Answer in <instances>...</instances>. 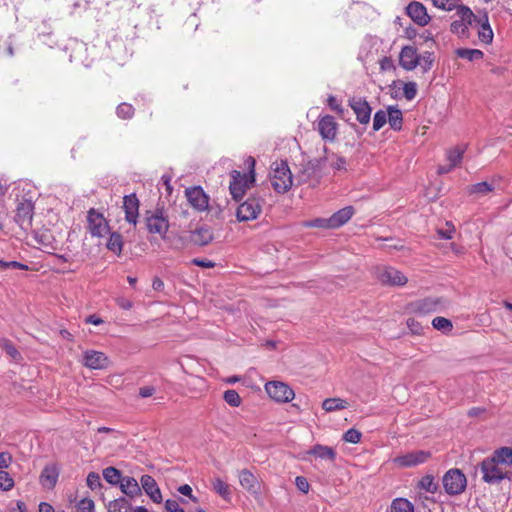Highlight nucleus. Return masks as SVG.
<instances>
[{
	"label": "nucleus",
	"mask_w": 512,
	"mask_h": 512,
	"mask_svg": "<svg viewBox=\"0 0 512 512\" xmlns=\"http://www.w3.org/2000/svg\"><path fill=\"white\" fill-rule=\"evenodd\" d=\"M239 483L243 489L252 495L260 494V482L257 477L248 469H242L238 473Z\"/></svg>",
	"instance_id": "f3484780"
},
{
	"label": "nucleus",
	"mask_w": 512,
	"mask_h": 512,
	"mask_svg": "<svg viewBox=\"0 0 512 512\" xmlns=\"http://www.w3.org/2000/svg\"><path fill=\"white\" fill-rule=\"evenodd\" d=\"M419 59H420V61H419L418 65L421 66V68L423 69L424 72L431 69L432 64L434 62L433 53L427 51V52L423 53L421 56H419Z\"/></svg>",
	"instance_id": "09e8293b"
},
{
	"label": "nucleus",
	"mask_w": 512,
	"mask_h": 512,
	"mask_svg": "<svg viewBox=\"0 0 512 512\" xmlns=\"http://www.w3.org/2000/svg\"><path fill=\"white\" fill-rule=\"evenodd\" d=\"M265 390L270 398L280 403L289 402L295 396L294 391L287 384L280 381L266 383Z\"/></svg>",
	"instance_id": "6e6552de"
},
{
	"label": "nucleus",
	"mask_w": 512,
	"mask_h": 512,
	"mask_svg": "<svg viewBox=\"0 0 512 512\" xmlns=\"http://www.w3.org/2000/svg\"><path fill=\"white\" fill-rule=\"evenodd\" d=\"M403 94L407 100H413L417 95V84L415 82H407L403 87Z\"/></svg>",
	"instance_id": "603ef678"
},
{
	"label": "nucleus",
	"mask_w": 512,
	"mask_h": 512,
	"mask_svg": "<svg viewBox=\"0 0 512 512\" xmlns=\"http://www.w3.org/2000/svg\"><path fill=\"white\" fill-rule=\"evenodd\" d=\"M77 512H94V502L91 499H82L77 506Z\"/></svg>",
	"instance_id": "6e6d98bb"
},
{
	"label": "nucleus",
	"mask_w": 512,
	"mask_h": 512,
	"mask_svg": "<svg viewBox=\"0 0 512 512\" xmlns=\"http://www.w3.org/2000/svg\"><path fill=\"white\" fill-rule=\"evenodd\" d=\"M308 454L314 455L317 458L334 462L336 458V452L332 447L317 444L313 446Z\"/></svg>",
	"instance_id": "393cba45"
},
{
	"label": "nucleus",
	"mask_w": 512,
	"mask_h": 512,
	"mask_svg": "<svg viewBox=\"0 0 512 512\" xmlns=\"http://www.w3.org/2000/svg\"><path fill=\"white\" fill-rule=\"evenodd\" d=\"M248 161L250 162L251 170L250 175L247 176L246 174H242L239 171H232L231 173V181L229 184V190L232 198L235 201H239L242 199L245 190L249 187V183H253L255 181L254 178V165L255 160L253 158H249Z\"/></svg>",
	"instance_id": "7ed1b4c3"
},
{
	"label": "nucleus",
	"mask_w": 512,
	"mask_h": 512,
	"mask_svg": "<svg viewBox=\"0 0 512 512\" xmlns=\"http://www.w3.org/2000/svg\"><path fill=\"white\" fill-rule=\"evenodd\" d=\"M478 36L481 42L489 44L493 40V31L488 23V17L485 15V21L482 23Z\"/></svg>",
	"instance_id": "72a5a7b5"
},
{
	"label": "nucleus",
	"mask_w": 512,
	"mask_h": 512,
	"mask_svg": "<svg viewBox=\"0 0 512 512\" xmlns=\"http://www.w3.org/2000/svg\"><path fill=\"white\" fill-rule=\"evenodd\" d=\"M83 365L89 369H106L110 365L109 358L100 351L86 350L83 353Z\"/></svg>",
	"instance_id": "f8f14e48"
},
{
	"label": "nucleus",
	"mask_w": 512,
	"mask_h": 512,
	"mask_svg": "<svg viewBox=\"0 0 512 512\" xmlns=\"http://www.w3.org/2000/svg\"><path fill=\"white\" fill-rule=\"evenodd\" d=\"M429 457V452L418 450L398 456L394 459V462L400 467H413L426 462Z\"/></svg>",
	"instance_id": "4468645a"
},
{
	"label": "nucleus",
	"mask_w": 512,
	"mask_h": 512,
	"mask_svg": "<svg viewBox=\"0 0 512 512\" xmlns=\"http://www.w3.org/2000/svg\"><path fill=\"white\" fill-rule=\"evenodd\" d=\"M361 432L357 429L351 428L347 430L343 435V440L348 443L357 444L361 440Z\"/></svg>",
	"instance_id": "8fccbe9b"
},
{
	"label": "nucleus",
	"mask_w": 512,
	"mask_h": 512,
	"mask_svg": "<svg viewBox=\"0 0 512 512\" xmlns=\"http://www.w3.org/2000/svg\"><path fill=\"white\" fill-rule=\"evenodd\" d=\"M192 263L196 266L203 267V268H213L215 266V263L207 260V259H193Z\"/></svg>",
	"instance_id": "69168bd1"
},
{
	"label": "nucleus",
	"mask_w": 512,
	"mask_h": 512,
	"mask_svg": "<svg viewBox=\"0 0 512 512\" xmlns=\"http://www.w3.org/2000/svg\"><path fill=\"white\" fill-rule=\"evenodd\" d=\"M387 120H388V115H387V111H384V110H378L375 114H374V118H373V130L374 131H378L380 130L386 123H387Z\"/></svg>",
	"instance_id": "a19ab883"
},
{
	"label": "nucleus",
	"mask_w": 512,
	"mask_h": 512,
	"mask_svg": "<svg viewBox=\"0 0 512 512\" xmlns=\"http://www.w3.org/2000/svg\"><path fill=\"white\" fill-rule=\"evenodd\" d=\"M354 212L355 210L352 206H346L338 210L331 217H329L330 227L332 229H336L343 226L352 218Z\"/></svg>",
	"instance_id": "4be33fe9"
},
{
	"label": "nucleus",
	"mask_w": 512,
	"mask_h": 512,
	"mask_svg": "<svg viewBox=\"0 0 512 512\" xmlns=\"http://www.w3.org/2000/svg\"><path fill=\"white\" fill-rule=\"evenodd\" d=\"M186 196L189 203L197 210L204 211L208 208V196L201 187L186 189Z\"/></svg>",
	"instance_id": "aec40b11"
},
{
	"label": "nucleus",
	"mask_w": 512,
	"mask_h": 512,
	"mask_svg": "<svg viewBox=\"0 0 512 512\" xmlns=\"http://www.w3.org/2000/svg\"><path fill=\"white\" fill-rule=\"evenodd\" d=\"M33 214V202L24 199L18 203L14 219L22 230L27 231L32 227Z\"/></svg>",
	"instance_id": "1a4fd4ad"
},
{
	"label": "nucleus",
	"mask_w": 512,
	"mask_h": 512,
	"mask_svg": "<svg viewBox=\"0 0 512 512\" xmlns=\"http://www.w3.org/2000/svg\"><path fill=\"white\" fill-rule=\"evenodd\" d=\"M118 306L124 310H130L133 307V303L131 300L120 297L116 300Z\"/></svg>",
	"instance_id": "338daca9"
},
{
	"label": "nucleus",
	"mask_w": 512,
	"mask_h": 512,
	"mask_svg": "<svg viewBox=\"0 0 512 512\" xmlns=\"http://www.w3.org/2000/svg\"><path fill=\"white\" fill-rule=\"evenodd\" d=\"M304 227H316V228H324V229H332L330 227L329 218H316L313 220L305 221L303 223Z\"/></svg>",
	"instance_id": "de8ad7c7"
},
{
	"label": "nucleus",
	"mask_w": 512,
	"mask_h": 512,
	"mask_svg": "<svg viewBox=\"0 0 512 512\" xmlns=\"http://www.w3.org/2000/svg\"><path fill=\"white\" fill-rule=\"evenodd\" d=\"M457 14L460 17V21H464L465 23L471 25L472 22L475 20V15L471 11L470 8L466 6H460L457 9Z\"/></svg>",
	"instance_id": "a18cd8bd"
},
{
	"label": "nucleus",
	"mask_w": 512,
	"mask_h": 512,
	"mask_svg": "<svg viewBox=\"0 0 512 512\" xmlns=\"http://www.w3.org/2000/svg\"><path fill=\"white\" fill-rule=\"evenodd\" d=\"M14 486V480L5 470H0V490L9 491Z\"/></svg>",
	"instance_id": "79ce46f5"
},
{
	"label": "nucleus",
	"mask_w": 512,
	"mask_h": 512,
	"mask_svg": "<svg viewBox=\"0 0 512 512\" xmlns=\"http://www.w3.org/2000/svg\"><path fill=\"white\" fill-rule=\"evenodd\" d=\"M482 480L490 485L507 479L512 482V449L501 447L480 464Z\"/></svg>",
	"instance_id": "f257e3e1"
},
{
	"label": "nucleus",
	"mask_w": 512,
	"mask_h": 512,
	"mask_svg": "<svg viewBox=\"0 0 512 512\" xmlns=\"http://www.w3.org/2000/svg\"><path fill=\"white\" fill-rule=\"evenodd\" d=\"M412 312L418 315L440 312L443 308L441 298H425L417 300L410 305Z\"/></svg>",
	"instance_id": "9d476101"
},
{
	"label": "nucleus",
	"mask_w": 512,
	"mask_h": 512,
	"mask_svg": "<svg viewBox=\"0 0 512 512\" xmlns=\"http://www.w3.org/2000/svg\"><path fill=\"white\" fill-rule=\"evenodd\" d=\"M432 325L435 329L442 331L444 333L452 330L453 325L452 322L444 317H436L432 320Z\"/></svg>",
	"instance_id": "4c0bfd02"
},
{
	"label": "nucleus",
	"mask_w": 512,
	"mask_h": 512,
	"mask_svg": "<svg viewBox=\"0 0 512 512\" xmlns=\"http://www.w3.org/2000/svg\"><path fill=\"white\" fill-rule=\"evenodd\" d=\"M58 476V468L54 464L47 465L40 475V482L46 488H53L58 480Z\"/></svg>",
	"instance_id": "5701e85b"
},
{
	"label": "nucleus",
	"mask_w": 512,
	"mask_h": 512,
	"mask_svg": "<svg viewBox=\"0 0 512 512\" xmlns=\"http://www.w3.org/2000/svg\"><path fill=\"white\" fill-rule=\"evenodd\" d=\"M265 200L259 194L250 195L242 202L236 211L237 220L240 222L256 219L262 212Z\"/></svg>",
	"instance_id": "20e7f679"
},
{
	"label": "nucleus",
	"mask_w": 512,
	"mask_h": 512,
	"mask_svg": "<svg viewBox=\"0 0 512 512\" xmlns=\"http://www.w3.org/2000/svg\"><path fill=\"white\" fill-rule=\"evenodd\" d=\"M104 479L112 485L120 484L122 480L121 472L115 467H107L103 470Z\"/></svg>",
	"instance_id": "473e14b6"
},
{
	"label": "nucleus",
	"mask_w": 512,
	"mask_h": 512,
	"mask_svg": "<svg viewBox=\"0 0 512 512\" xmlns=\"http://www.w3.org/2000/svg\"><path fill=\"white\" fill-rule=\"evenodd\" d=\"M123 209L125 211L126 221L130 224L136 225L139 215V200L135 193L124 196Z\"/></svg>",
	"instance_id": "a211bd4d"
},
{
	"label": "nucleus",
	"mask_w": 512,
	"mask_h": 512,
	"mask_svg": "<svg viewBox=\"0 0 512 512\" xmlns=\"http://www.w3.org/2000/svg\"><path fill=\"white\" fill-rule=\"evenodd\" d=\"M213 238L212 232L205 227H200L193 231L191 240L194 244L204 246L211 242Z\"/></svg>",
	"instance_id": "bb28decb"
},
{
	"label": "nucleus",
	"mask_w": 512,
	"mask_h": 512,
	"mask_svg": "<svg viewBox=\"0 0 512 512\" xmlns=\"http://www.w3.org/2000/svg\"><path fill=\"white\" fill-rule=\"evenodd\" d=\"M116 113L122 119H130L134 115V108L128 103H121L117 107Z\"/></svg>",
	"instance_id": "49530a36"
},
{
	"label": "nucleus",
	"mask_w": 512,
	"mask_h": 512,
	"mask_svg": "<svg viewBox=\"0 0 512 512\" xmlns=\"http://www.w3.org/2000/svg\"><path fill=\"white\" fill-rule=\"evenodd\" d=\"M319 165L320 161L318 159L308 161L305 164L304 169L302 171V180L306 181L307 179H309L319 168Z\"/></svg>",
	"instance_id": "ea45409f"
},
{
	"label": "nucleus",
	"mask_w": 512,
	"mask_h": 512,
	"mask_svg": "<svg viewBox=\"0 0 512 512\" xmlns=\"http://www.w3.org/2000/svg\"><path fill=\"white\" fill-rule=\"evenodd\" d=\"M419 61V55L415 47L404 46L402 48L399 55V64L403 69L411 71L418 66Z\"/></svg>",
	"instance_id": "dca6fc26"
},
{
	"label": "nucleus",
	"mask_w": 512,
	"mask_h": 512,
	"mask_svg": "<svg viewBox=\"0 0 512 512\" xmlns=\"http://www.w3.org/2000/svg\"><path fill=\"white\" fill-rule=\"evenodd\" d=\"M390 512H414V506L405 498H396L391 503Z\"/></svg>",
	"instance_id": "2f4dec72"
},
{
	"label": "nucleus",
	"mask_w": 512,
	"mask_h": 512,
	"mask_svg": "<svg viewBox=\"0 0 512 512\" xmlns=\"http://www.w3.org/2000/svg\"><path fill=\"white\" fill-rule=\"evenodd\" d=\"M454 232V227L447 223V229H439L438 235L442 239H451Z\"/></svg>",
	"instance_id": "0e129e2a"
},
{
	"label": "nucleus",
	"mask_w": 512,
	"mask_h": 512,
	"mask_svg": "<svg viewBox=\"0 0 512 512\" xmlns=\"http://www.w3.org/2000/svg\"><path fill=\"white\" fill-rule=\"evenodd\" d=\"M387 115V122L389 123L390 127L395 131L401 130L403 125L402 111L396 106H389L387 108Z\"/></svg>",
	"instance_id": "a878e982"
},
{
	"label": "nucleus",
	"mask_w": 512,
	"mask_h": 512,
	"mask_svg": "<svg viewBox=\"0 0 512 512\" xmlns=\"http://www.w3.org/2000/svg\"><path fill=\"white\" fill-rule=\"evenodd\" d=\"M107 508L108 512H131V504L124 497L110 501Z\"/></svg>",
	"instance_id": "7c9ffc66"
},
{
	"label": "nucleus",
	"mask_w": 512,
	"mask_h": 512,
	"mask_svg": "<svg viewBox=\"0 0 512 512\" xmlns=\"http://www.w3.org/2000/svg\"><path fill=\"white\" fill-rule=\"evenodd\" d=\"M178 492L184 496H188L194 503H198V499L192 494V488L188 484L178 487Z\"/></svg>",
	"instance_id": "680f3d73"
},
{
	"label": "nucleus",
	"mask_w": 512,
	"mask_h": 512,
	"mask_svg": "<svg viewBox=\"0 0 512 512\" xmlns=\"http://www.w3.org/2000/svg\"><path fill=\"white\" fill-rule=\"evenodd\" d=\"M212 488L224 500H231V488L221 478H215L212 480Z\"/></svg>",
	"instance_id": "cd10ccee"
},
{
	"label": "nucleus",
	"mask_w": 512,
	"mask_h": 512,
	"mask_svg": "<svg viewBox=\"0 0 512 512\" xmlns=\"http://www.w3.org/2000/svg\"><path fill=\"white\" fill-rule=\"evenodd\" d=\"M419 486L430 493H435L438 489L437 483L434 482V478L430 475L424 476L420 480Z\"/></svg>",
	"instance_id": "c03bdc74"
},
{
	"label": "nucleus",
	"mask_w": 512,
	"mask_h": 512,
	"mask_svg": "<svg viewBox=\"0 0 512 512\" xmlns=\"http://www.w3.org/2000/svg\"><path fill=\"white\" fill-rule=\"evenodd\" d=\"M88 231L93 237H104L109 233V225L103 214L91 208L87 214Z\"/></svg>",
	"instance_id": "0eeeda50"
},
{
	"label": "nucleus",
	"mask_w": 512,
	"mask_h": 512,
	"mask_svg": "<svg viewBox=\"0 0 512 512\" xmlns=\"http://www.w3.org/2000/svg\"><path fill=\"white\" fill-rule=\"evenodd\" d=\"M318 131L324 140L333 141L337 134V123L334 117L330 115L320 117Z\"/></svg>",
	"instance_id": "6ab92c4d"
},
{
	"label": "nucleus",
	"mask_w": 512,
	"mask_h": 512,
	"mask_svg": "<svg viewBox=\"0 0 512 512\" xmlns=\"http://www.w3.org/2000/svg\"><path fill=\"white\" fill-rule=\"evenodd\" d=\"M377 277L385 285L402 286L407 283V277L393 267L379 268Z\"/></svg>",
	"instance_id": "9b49d317"
},
{
	"label": "nucleus",
	"mask_w": 512,
	"mask_h": 512,
	"mask_svg": "<svg viewBox=\"0 0 512 512\" xmlns=\"http://www.w3.org/2000/svg\"><path fill=\"white\" fill-rule=\"evenodd\" d=\"M141 487L145 491V493L150 497V499L155 503L162 502V494L161 491L155 481V479L150 475H143L140 479Z\"/></svg>",
	"instance_id": "412c9836"
},
{
	"label": "nucleus",
	"mask_w": 512,
	"mask_h": 512,
	"mask_svg": "<svg viewBox=\"0 0 512 512\" xmlns=\"http://www.w3.org/2000/svg\"><path fill=\"white\" fill-rule=\"evenodd\" d=\"M327 103L330 109L335 111L340 117L344 116V108L337 102V99L333 95L328 97Z\"/></svg>",
	"instance_id": "864d4df0"
},
{
	"label": "nucleus",
	"mask_w": 512,
	"mask_h": 512,
	"mask_svg": "<svg viewBox=\"0 0 512 512\" xmlns=\"http://www.w3.org/2000/svg\"><path fill=\"white\" fill-rule=\"evenodd\" d=\"M270 182L277 193H286L293 185V176L286 161H276L271 166Z\"/></svg>",
	"instance_id": "f03ea898"
},
{
	"label": "nucleus",
	"mask_w": 512,
	"mask_h": 512,
	"mask_svg": "<svg viewBox=\"0 0 512 512\" xmlns=\"http://www.w3.org/2000/svg\"><path fill=\"white\" fill-rule=\"evenodd\" d=\"M165 509L167 512H185L176 500L168 499L165 502Z\"/></svg>",
	"instance_id": "bf43d9fd"
},
{
	"label": "nucleus",
	"mask_w": 512,
	"mask_h": 512,
	"mask_svg": "<svg viewBox=\"0 0 512 512\" xmlns=\"http://www.w3.org/2000/svg\"><path fill=\"white\" fill-rule=\"evenodd\" d=\"M145 223L149 233L159 234L162 239L166 238L169 229V220L161 209H156L154 212H147Z\"/></svg>",
	"instance_id": "423d86ee"
},
{
	"label": "nucleus",
	"mask_w": 512,
	"mask_h": 512,
	"mask_svg": "<svg viewBox=\"0 0 512 512\" xmlns=\"http://www.w3.org/2000/svg\"><path fill=\"white\" fill-rule=\"evenodd\" d=\"M1 346L11 358L16 360L20 356L19 352L10 341L3 340Z\"/></svg>",
	"instance_id": "5fc2aeb1"
},
{
	"label": "nucleus",
	"mask_w": 512,
	"mask_h": 512,
	"mask_svg": "<svg viewBox=\"0 0 512 512\" xmlns=\"http://www.w3.org/2000/svg\"><path fill=\"white\" fill-rule=\"evenodd\" d=\"M107 249L120 254L122 252L123 241L122 236L119 233H112L107 242Z\"/></svg>",
	"instance_id": "f704fd0d"
},
{
	"label": "nucleus",
	"mask_w": 512,
	"mask_h": 512,
	"mask_svg": "<svg viewBox=\"0 0 512 512\" xmlns=\"http://www.w3.org/2000/svg\"><path fill=\"white\" fill-rule=\"evenodd\" d=\"M119 485L121 491L131 498L141 494V487L133 477H123Z\"/></svg>",
	"instance_id": "b1692460"
},
{
	"label": "nucleus",
	"mask_w": 512,
	"mask_h": 512,
	"mask_svg": "<svg viewBox=\"0 0 512 512\" xmlns=\"http://www.w3.org/2000/svg\"><path fill=\"white\" fill-rule=\"evenodd\" d=\"M349 106L354 111L357 120L361 124H368L371 118L372 109L369 103L362 97H352L349 99Z\"/></svg>",
	"instance_id": "ddd939ff"
},
{
	"label": "nucleus",
	"mask_w": 512,
	"mask_h": 512,
	"mask_svg": "<svg viewBox=\"0 0 512 512\" xmlns=\"http://www.w3.org/2000/svg\"><path fill=\"white\" fill-rule=\"evenodd\" d=\"M406 12L408 16L419 26H425L430 21V16L427 13L426 7L420 2H411L406 8Z\"/></svg>",
	"instance_id": "2eb2a0df"
},
{
	"label": "nucleus",
	"mask_w": 512,
	"mask_h": 512,
	"mask_svg": "<svg viewBox=\"0 0 512 512\" xmlns=\"http://www.w3.org/2000/svg\"><path fill=\"white\" fill-rule=\"evenodd\" d=\"M442 481L443 487L449 495H458L462 493L467 485L466 476L457 468L448 470L444 474Z\"/></svg>",
	"instance_id": "39448f33"
},
{
	"label": "nucleus",
	"mask_w": 512,
	"mask_h": 512,
	"mask_svg": "<svg viewBox=\"0 0 512 512\" xmlns=\"http://www.w3.org/2000/svg\"><path fill=\"white\" fill-rule=\"evenodd\" d=\"M468 25L464 21L455 20L451 23V32L458 35L459 37L468 36Z\"/></svg>",
	"instance_id": "58836bf2"
},
{
	"label": "nucleus",
	"mask_w": 512,
	"mask_h": 512,
	"mask_svg": "<svg viewBox=\"0 0 512 512\" xmlns=\"http://www.w3.org/2000/svg\"><path fill=\"white\" fill-rule=\"evenodd\" d=\"M455 54L462 59H466L468 61H476L483 58L484 54L479 49H468V48H458L455 50Z\"/></svg>",
	"instance_id": "c756f323"
},
{
	"label": "nucleus",
	"mask_w": 512,
	"mask_h": 512,
	"mask_svg": "<svg viewBox=\"0 0 512 512\" xmlns=\"http://www.w3.org/2000/svg\"><path fill=\"white\" fill-rule=\"evenodd\" d=\"M494 190V185L488 182H480L469 186L468 192L470 194L486 195Z\"/></svg>",
	"instance_id": "c9c22d12"
},
{
	"label": "nucleus",
	"mask_w": 512,
	"mask_h": 512,
	"mask_svg": "<svg viewBox=\"0 0 512 512\" xmlns=\"http://www.w3.org/2000/svg\"><path fill=\"white\" fill-rule=\"evenodd\" d=\"M155 388L153 386H144L139 389V396L142 398L150 397L154 394Z\"/></svg>",
	"instance_id": "774afa93"
},
{
	"label": "nucleus",
	"mask_w": 512,
	"mask_h": 512,
	"mask_svg": "<svg viewBox=\"0 0 512 512\" xmlns=\"http://www.w3.org/2000/svg\"><path fill=\"white\" fill-rule=\"evenodd\" d=\"M465 149L463 147H455L448 151L447 160L454 168L461 163Z\"/></svg>",
	"instance_id": "e433bc0d"
},
{
	"label": "nucleus",
	"mask_w": 512,
	"mask_h": 512,
	"mask_svg": "<svg viewBox=\"0 0 512 512\" xmlns=\"http://www.w3.org/2000/svg\"><path fill=\"white\" fill-rule=\"evenodd\" d=\"M296 487L303 493H307L309 491L310 485L307 479L303 476H297L295 479Z\"/></svg>",
	"instance_id": "052dcab7"
},
{
	"label": "nucleus",
	"mask_w": 512,
	"mask_h": 512,
	"mask_svg": "<svg viewBox=\"0 0 512 512\" xmlns=\"http://www.w3.org/2000/svg\"><path fill=\"white\" fill-rule=\"evenodd\" d=\"M12 462V456L8 452L0 453V470L7 468Z\"/></svg>",
	"instance_id": "e2e57ef3"
},
{
	"label": "nucleus",
	"mask_w": 512,
	"mask_h": 512,
	"mask_svg": "<svg viewBox=\"0 0 512 512\" xmlns=\"http://www.w3.org/2000/svg\"><path fill=\"white\" fill-rule=\"evenodd\" d=\"M349 403L341 398H328L325 399L322 403V408L326 412H334L347 408Z\"/></svg>",
	"instance_id": "c85d7f7f"
},
{
	"label": "nucleus",
	"mask_w": 512,
	"mask_h": 512,
	"mask_svg": "<svg viewBox=\"0 0 512 512\" xmlns=\"http://www.w3.org/2000/svg\"><path fill=\"white\" fill-rule=\"evenodd\" d=\"M224 400L232 407H238L241 404V398L238 392L233 389L224 392Z\"/></svg>",
	"instance_id": "37998d69"
},
{
	"label": "nucleus",
	"mask_w": 512,
	"mask_h": 512,
	"mask_svg": "<svg viewBox=\"0 0 512 512\" xmlns=\"http://www.w3.org/2000/svg\"><path fill=\"white\" fill-rule=\"evenodd\" d=\"M9 268L26 269L27 266L17 261H4L0 259V269L6 270Z\"/></svg>",
	"instance_id": "13d9d810"
},
{
	"label": "nucleus",
	"mask_w": 512,
	"mask_h": 512,
	"mask_svg": "<svg viewBox=\"0 0 512 512\" xmlns=\"http://www.w3.org/2000/svg\"><path fill=\"white\" fill-rule=\"evenodd\" d=\"M87 485L92 489H97L101 486V478L100 476L95 473L91 472L87 476Z\"/></svg>",
	"instance_id": "4d7b16f0"
},
{
	"label": "nucleus",
	"mask_w": 512,
	"mask_h": 512,
	"mask_svg": "<svg viewBox=\"0 0 512 512\" xmlns=\"http://www.w3.org/2000/svg\"><path fill=\"white\" fill-rule=\"evenodd\" d=\"M432 2L439 9L451 11L457 7L458 0H432Z\"/></svg>",
	"instance_id": "3c124183"
}]
</instances>
